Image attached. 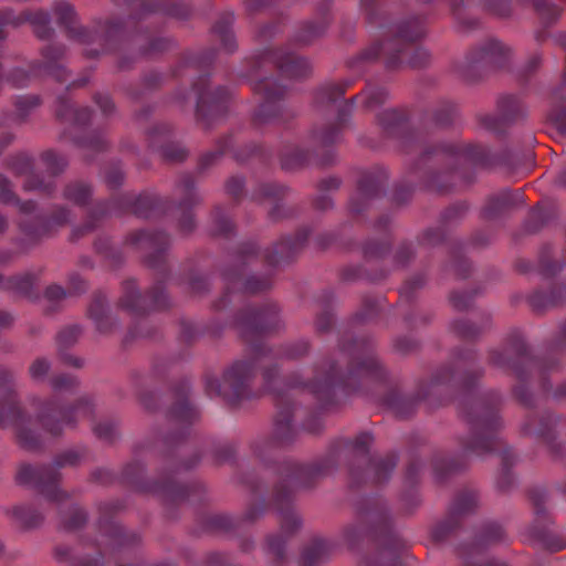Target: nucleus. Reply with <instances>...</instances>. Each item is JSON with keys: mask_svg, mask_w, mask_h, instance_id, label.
<instances>
[{"mask_svg": "<svg viewBox=\"0 0 566 566\" xmlns=\"http://www.w3.org/2000/svg\"><path fill=\"white\" fill-rule=\"evenodd\" d=\"M289 192L290 189L283 185L274 182L261 184L253 191L252 200L256 202H261L265 199L275 201V206L269 211V218L270 220L277 222L292 218L296 213L294 208H285L279 203V201L284 199Z\"/></svg>", "mask_w": 566, "mask_h": 566, "instance_id": "4c0bfd02", "label": "nucleus"}, {"mask_svg": "<svg viewBox=\"0 0 566 566\" xmlns=\"http://www.w3.org/2000/svg\"><path fill=\"white\" fill-rule=\"evenodd\" d=\"M81 335L82 328L78 325L64 327L56 335L59 357L67 366L75 368L83 367V359L66 353L67 349L77 343Z\"/></svg>", "mask_w": 566, "mask_h": 566, "instance_id": "79ce46f5", "label": "nucleus"}, {"mask_svg": "<svg viewBox=\"0 0 566 566\" xmlns=\"http://www.w3.org/2000/svg\"><path fill=\"white\" fill-rule=\"evenodd\" d=\"M497 109L500 116L493 115H478L479 124L488 130L500 134L504 128L524 116V106L522 102L513 96H502L497 101Z\"/></svg>", "mask_w": 566, "mask_h": 566, "instance_id": "f704fd0d", "label": "nucleus"}, {"mask_svg": "<svg viewBox=\"0 0 566 566\" xmlns=\"http://www.w3.org/2000/svg\"><path fill=\"white\" fill-rule=\"evenodd\" d=\"M30 417L22 408L18 394L14 389L12 371L0 368V429L13 427L18 444L27 451H39L42 449V441L38 434L25 424Z\"/></svg>", "mask_w": 566, "mask_h": 566, "instance_id": "4468645a", "label": "nucleus"}, {"mask_svg": "<svg viewBox=\"0 0 566 566\" xmlns=\"http://www.w3.org/2000/svg\"><path fill=\"white\" fill-rule=\"evenodd\" d=\"M388 181V174L381 167H373L360 172L356 193L349 200V212L357 219L369 208L371 200L378 198Z\"/></svg>", "mask_w": 566, "mask_h": 566, "instance_id": "bb28decb", "label": "nucleus"}, {"mask_svg": "<svg viewBox=\"0 0 566 566\" xmlns=\"http://www.w3.org/2000/svg\"><path fill=\"white\" fill-rule=\"evenodd\" d=\"M389 275L387 270L380 269L376 271H367L363 266L349 265L339 271V277L343 282H353L356 280H367L373 283H378L386 280Z\"/></svg>", "mask_w": 566, "mask_h": 566, "instance_id": "864d4df0", "label": "nucleus"}, {"mask_svg": "<svg viewBox=\"0 0 566 566\" xmlns=\"http://www.w3.org/2000/svg\"><path fill=\"white\" fill-rule=\"evenodd\" d=\"M233 21V13L224 12L212 27V33L220 39L223 49L228 53H233L237 50L235 38L231 30Z\"/></svg>", "mask_w": 566, "mask_h": 566, "instance_id": "603ef678", "label": "nucleus"}, {"mask_svg": "<svg viewBox=\"0 0 566 566\" xmlns=\"http://www.w3.org/2000/svg\"><path fill=\"white\" fill-rule=\"evenodd\" d=\"M38 73H40V72L31 70V63L29 64V69L15 66V67L10 69L7 73H4V69H3L2 70V84L6 82L13 88H23L29 85L32 76Z\"/></svg>", "mask_w": 566, "mask_h": 566, "instance_id": "680f3d73", "label": "nucleus"}, {"mask_svg": "<svg viewBox=\"0 0 566 566\" xmlns=\"http://www.w3.org/2000/svg\"><path fill=\"white\" fill-rule=\"evenodd\" d=\"M253 91L262 97V102L252 116V124L255 127H261L274 122L285 124L294 117L293 112L284 109L280 104L286 95V88L280 85L275 80H260L254 83Z\"/></svg>", "mask_w": 566, "mask_h": 566, "instance_id": "412c9836", "label": "nucleus"}, {"mask_svg": "<svg viewBox=\"0 0 566 566\" xmlns=\"http://www.w3.org/2000/svg\"><path fill=\"white\" fill-rule=\"evenodd\" d=\"M57 24L64 29L70 39L80 43L91 44L97 42L102 53L117 51L127 35L122 19L109 18L96 24L95 30L77 25V14L74 7L66 1H57L53 7Z\"/></svg>", "mask_w": 566, "mask_h": 566, "instance_id": "f8f14e48", "label": "nucleus"}, {"mask_svg": "<svg viewBox=\"0 0 566 566\" xmlns=\"http://www.w3.org/2000/svg\"><path fill=\"white\" fill-rule=\"evenodd\" d=\"M353 81L344 80L337 83H326L315 90L313 102L316 107H324L344 97Z\"/></svg>", "mask_w": 566, "mask_h": 566, "instance_id": "de8ad7c7", "label": "nucleus"}, {"mask_svg": "<svg viewBox=\"0 0 566 566\" xmlns=\"http://www.w3.org/2000/svg\"><path fill=\"white\" fill-rule=\"evenodd\" d=\"M319 302L322 308L315 318V331L317 334H323L329 332L335 324L334 315L329 308L332 302V293L327 292L322 295Z\"/></svg>", "mask_w": 566, "mask_h": 566, "instance_id": "e2e57ef3", "label": "nucleus"}, {"mask_svg": "<svg viewBox=\"0 0 566 566\" xmlns=\"http://www.w3.org/2000/svg\"><path fill=\"white\" fill-rule=\"evenodd\" d=\"M387 97L388 93L385 87H368L359 94L346 99L338 107L337 117L334 122L325 123L321 127H315L312 130L313 140L323 147L338 143L352 116L357 99H363L364 108L371 111L385 104Z\"/></svg>", "mask_w": 566, "mask_h": 566, "instance_id": "f3484780", "label": "nucleus"}, {"mask_svg": "<svg viewBox=\"0 0 566 566\" xmlns=\"http://www.w3.org/2000/svg\"><path fill=\"white\" fill-rule=\"evenodd\" d=\"M339 348L346 357V373L342 371L338 361L328 360L316 367L315 377L310 384L303 382L298 374H291L284 378V385L287 388H308L323 407L335 403L336 389L347 395L357 392L377 397L378 388L386 387L387 392L378 397V401L399 419L415 415L421 401L431 409L448 403L454 395L461 396L459 416L469 426L470 433L459 438V444L463 451L476 455L500 452L502 468L496 489L501 493L511 490L514 483L511 469L515 457L499 436L503 427L499 416L502 398L494 390L473 396L474 388L484 376V369L476 366L475 349L455 348L453 363L441 366L430 379L420 381L415 396L407 397L401 395L397 386H389L388 373L376 356L370 338H342Z\"/></svg>", "mask_w": 566, "mask_h": 566, "instance_id": "f257e3e1", "label": "nucleus"}, {"mask_svg": "<svg viewBox=\"0 0 566 566\" xmlns=\"http://www.w3.org/2000/svg\"><path fill=\"white\" fill-rule=\"evenodd\" d=\"M424 35L426 18L423 15L408 18L397 25L392 38L385 43H373L361 51L349 66L353 67L358 61H375L384 52L385 66L388 70L424 67L430 61V54L419 44Z\"/></svg>", "mask_w": 566, "mask_h": 566, "instance_id": "6e6552de", "label": "nucleus"}, {"mask_svg": "<svg viewBox=\"0 0 566 566\" xmlns=\"http://www.w3.org/2000/svg\"><path fill=\"white\" fill-rule=\"evenodd\" d=\"M171 207L172 202L170 200L149 192H142L138 196L130 192L113 195L107 201L95 203L84 223L73 229L71 241H77L95 231L112 211L118 214L132 213L137 218L153 219L165 216Z\"/></svg>", "mask_w": 566, "mask_h": 566, "instance_id": "9d476101", "label": "nucleus"}, {"mask_svg": "<svg viewBox=\"0 0 566 566\" xmlns=\"http://www.w3.org/2000/svg\"><path fill=\"white\" fill-rule=\"evenodd\" d=\"M357 524L349 525L344 536L350 546L370 538L375 552L365 558L366 566H400L407 543L392 530L387 510L378 500H364L357 507Z\"/></svg>", "mask_w": 566, "mask_h": 566, "instance_id": "0eeeda50", "label": "nucleus"}, {"mask_svg": "<svg viewBox=\"0 0 566 566\" xmlns=\"http://www.w3.org/2000/svg\"><path fill=\"white\" fill-rule=\"evenodd\" d=\"M490 317L483 318L481 325H475L468 319H458L451 324V331L462 340L473 342L489 327Z\"/></svg>", "mask_w": 566, "mask_h": 566, "instance_id": "6e6d98bb", "label": "nucleus"}, {"mask_svg": "<svg viewBox=\"0 0 566 566\" xmlns=\"http://www.w3.org/2000/svg\"><path fill=\"white\" fill-rule=\"evenodd\" d=\"M310 235L307 228H301L293 237H283L263 253L268 266H281L293 262L305 248Z\"/></svg>", "mask_w": 566, "mask_h": 566, "instance_id": "2f4dec72", "label": "nucleus"}, {"mask_svg": "<svg viewBox=\"0 0 566 566\" xmlns=\"http://www.w3.org/2000/svg\"><path fill=\"white\" fill-rule=\"evenodd\" d=\"M94 250L113 268H117L123 263V253L115 249L106 237H98L94 241Z\"/></svg>", "mask_w": 566, "mask_h": 566, "instance_id": "69168bd1", "label": "nucleus"}, {"mask_svg": "<svg viewBox=\"0 0 566 566\" xmlns=\"http://www.w3.org/2000/svg\"><path fill=\"white\" fill-rule=\"evenodd\" d=\"M63 198L77 207H86L93 198V187L82 180L67 182L63 188Z\"/></svg>", "mask_w": 566, "mask_h": 566, "instance_id": "8fccbe9b", "label": "nucleus"}, {"mask_svg": "<svg viewBox=\"0 0 566 566\" xmlns=\"http://www.w3.org/2000/svg\"><path fill=\"white\" fill-rule=\"evenodd\" d=\"M506 48L499 41L490 40L483 45L471 50L465 61L459 66V75L467 82H475L482 77L485 67L493 63L495 56L505 57Z\"/></svg>", "mask_w": 566, "mask_h": 566, "instance_id": "c756f323", "label": "nucleus"}, {"mask_svg": "<svg viewBox=\"0 0 566 566\" xmlns=\"http://www.w3.org/2000/svg\"><path fill=\"white\" fill-rule=\"evenodd\" d=\"M329 545L324 539H314L302 552L301 566H317L327 555Z\"/></svg>", "mask_w": 566, "mask_h": 566, "instance_id": "13d9d810", "label": "nucleus"}, {"mask_svg": "<svg viewBox=\"0 0 566 566\" xmlns=\"http://www.w3.org/2000/svg\"><path fill=\"white\" fill-rule=\"evenodd\" d=\"M6 167L15 176H27L23 184V189L27 191H36L49 197L56 191V182L54 180H45L41 175L33 171L34 159L25 153L9 156L6 159Z\"/></svg>", "mask_w": 566, "mask_h": 566, "instance_id": "7c9ffc66", "label": "nucleus"}, {"mask_svg": "<svg viewBox=\"0 0 566 566\" xmlns=\"http://www.w3.org/2000/svg\"><path fill=\"white\" fill-rule=\"evenodd\" d=\"M329 7L331 0H319L316 6V13L319 17V21H307L303 23L295 34L294 40L296 43L307 45L324 34L329 23L327 19Z\"/></svg>", "mask_w": 566, "mask_h": 566, "instance_id": "ea45409f", "label": "nucleus"}, {"mask_svg": "<svg viewBox=\"0 0 566 566\" xmlns=\"http://www.w3.org/2000/svg\"><path fill=\"white\" fill-rule=\"evenodd\" d=\"M491 165L489 150L480 144L424 147L408 168L403 180L396 185L392 201L397 206L407 203L413 195V184L439 195L449 193L473 182V168Z\"/></svg>", "mask_w": 566, "mask_h": 566, "instance_id": "20e7f679", "label": "nucleus"}, {"mask_svg": "<svg viewBox=\"0 0 566 566\" xmlns=\"http://www.w3.org/2000/svg\"><path fill=\"white\" fill-rule=\"evenodd\" d=\"M232 143H233L232 134L224 135V136L220 137L219 139H217L216 149L207 151L199 157L198 166H197L198 172H200V174L205 172L210 167H212L224 155V153L230 148Z\"/></svg>", "mask_w": 566, "mask_h": 566, "instance_id": "5fc2aeb1", "label": "nucleus"}, {"mask_svg": "<svg viewBox=\"0 0 566 566\" xmlns=\"http://www.w3.org/2000/svg\"><path fill=\"white\" fill-rule=\"evenodd\" d=\"M392 239L386 237L382 240L370 239L363 245V256L366 261L384 259L390 251Z\"/></svg>", "mask_w": 566, "mask_h": 566, "instance_id": "338daca9", "label": "nucleus"}, {"mask_svg": "<svg viewBox=\"0 0 566 566\" xmlns=\"http://www.w3.org/2000/svg\"><path fill=\"white\" fill-rule=\"evenodd\" d=\"M190 7L182 0H139L138 8L133 10L126 21L127 35L122 45L132 40V36L144 35L145 43L138 44V54L145 59H154L174 48V41L149 33L147 21L151 14H164L177 19L189 17Z\"/></svg>", "mask_w": 566, "mask_h": 566, "instance_id": "1a4fd4ad", "label": "nucleus"}, {"mask_svg": "<svg viewBox=\"0 0 566 566\" xmlns=\"http://www.w3.org/2000/svg\"><path fill=\"white\" fill-rule=\"evenodd\" d=\"M276 303L266 302L258 306H247L234 315L233 327L241 339L249 345L247 359L235 360L227 368L222 382L217 378H206V392L208 396H220L230 408H238L243 401L259 397L252 389V381L256 374V365L263 357L271 354L262 339L284 328Z\"/></svg>", "mask_w": 566, "mask_h": 566, "instance_id": "7ed1b4c3", "label": "nucleus"}, {"mask_svg": "<svg viewBox=\"0 0 566 566\" xmlns=\"http://www.w3.org/2000/svg\"><path fill=\"white\" fill-rule=\"evenodd\" d=\"M176 191L180 195L177 210L180 212L177 221V229L180 234L189 235L196 228L197 222L192 209L202 205L203 198L196 190V181L191 174H182L176 181Z\"/></svg>", "mask_w": 566, "mask_h": 566, "instance_id": "cd10ccee", "label": "nucleus"}, {"mask_svg": "<svg viewBox=\"0 0 566 566\" xmlns=\"http://www.w3.org/2000/svg\"><path fill=\"white\" fill-rule=\"evenodd\" d=\"M373 441V436L363 431L353 440L347 438L334 440L325 457L312 463L301 464L284 461L280 464L281 480L274 488L273 502L280 514L281 531L284 535L292 536L302 526L300 516L292 507L295 491L313 488L340 463L348 467L353 486H358L367 481L373 484L388 481L398 463V455L395 452H389L385 457L370 458L369 451Z\"/></svg>", "mask_w": 566, "mask_h": 566, "instance_id": "f03ea898", "label": "nucleus"}, {"mask_svg": "<svg viewBox=\"0 0 566 566\" xmlns=\"http://www.w3.org/2000/svg\"><path fill=\"white\" fill-rule=\"evenodd\" d=\"M310 163V155L298 147L286 148L281 154V167L286 171L302 169Z\"/></svg>", "mask_w": 566, "mask_h": 566, "instance_id": "bf43d9fd", "label": "nucleus"}, {"mask_svg": "<svg viewBox=\"0 0 566 566\" xmlns=\"http://www.w3.org/2000/svg\"><path fill=\"white\" fill-rule=\"evenodd\" d=\"M18 228L22 237L12 239V243L19 248V253H27L52 234L50 220L45 216L23 218L19 220Z\"/></svg>", "mask_w": 566, "mask_h": 566, "instance_id": "c9c22d12", "label": "nucleus"}, {"mask_svg": "<svg viewBox=\"0 0 566 566\" xmlns=\"http://www.w3.org/2000/svg\"><path fill=\"white\" fill-rule=\"evenodd\" d=\"M189 389V382L186 379L180 380L172 388L174 402L167 412V418L180 428L177 433L163 439L164 446L168 449L181 442L187 437L188 429L200 419V412L188 398Z\"/></svg>", "mask_w": 566, "mask_h": 566, "instance_id": "4be33fe9", "label": "nucleus"}, {"mask_svg": "<svg viewBox=\"0 0 566 566\" xmlns=\"http://www.w3.org/2000/svg\"><path fill=\"white\" fill-rule=\"evenodd\" d=\"M552 218V212L542 203H537L528 213L524 222L525 232L533 234L538 232Z\"/></svg>", "mask_w": 566, "mask_h": 566, "instance_id": "0e129e2a", "label": "nucleus"}, {"mask_svg": "<svg viewBox=\"0 0 566 566\" xmlns=\"http://www.w3.org/2000/svg\"><path fill=\"white\" fill-rule=\"evenodd\" d=\"M209 82V75L203 74L192 83V90L197 93L196 120L207 130L214 120L228 114L232 98L226 86L210 90Z\"/></svg>", "mask_w": 566, "mask_h": 566, "instance_id": "aec40b11", "label": "nucleus"}, {"mask_svg": "<svg viewBox=\"0 0 566 566\" xmlns=\"http://www.w3.org/2000/svg\"><path fill=\"white\" fill-rule=\"evenodd\" d=\"M124 244L148 252L144 256L143 262L148 269L155 271L156 282L143 295L135 280L124 281L122 283V296L118 300V307L134 316H145L151 311L168 308L170 302L165 292L164 283L170 273L167 261L170 235L163 230H134L127 233Z\"/></svg>", "mask_w": 566, "mask_h": 566, "instance_id": "423d86ee", "label": "nucleus"}, {"mask_svg": "<svg viewBox=\"0 0 566 566\" xmlns=\"http://www.w3.org/2000/svg\"><path fill=\"white\" fill-rule=\"evenodd\" d=\"M24 22H29L35 27L45 22H50V15L44 10H25L22 11L19 15H14L13 10L11 9L0 10V29L8 24L19 27Z\"/></svg>", "mask_w": 566, "mask_h": 566, "instance_id": "49530a36", "label": "nucleus"}, {"mask_svg": "<svg viewBox=\"0 0 566 566\" xmlns=\"http://www.w3.org/2000/svg\"><path fill=\"white\" fill-rule=\"evenodd\" d=\"M174 128L168 123H158L146 132L148 146L160 151L167 163H182L188 157V150L178 143L170 142Z\"/></svg>", "mask_w": 566, "mask_h": 566, "instance_id": "72a5a7b5", "label": "nucleus"}, {"mask_svg": "<svg viewBox=\"0 0 566 566\" xmlns=\"http://www.w3.org/2000/svg\"><path fill=\"white\" fill-rule=\"evenodd\" d=\"M527 496L535 513L534 523L528 528V537L541 544L544 549L551 553L565 549L566 539L548 528V524H553V522L544 506L546 493L542 489L533 488L527 491Z\"/></svg>", "mask_w": 566, "mask_h": 566, "instance_id": "b1692460", "label": "nucleus"}, {"mask_svg": "<svg viewBox=\"0 0 566 566\" xmlns=\"http://www.w3.org/2000/svg\"><path fill=\"white\" fill-rule=\"evenodd\" d=\"M522 202L523 195L520 190H503L497 195L489 197L481 210V218L483 220L497 219Z\"/></svg>", "mask_w": 566, "mask_h": 566, "instance_id": "58836bf2", "label": "nucleus"}, {"mask_svg": "<svg viewBox=\"0 0 566 566\" xmlns=\"http://www.w3.org/2000/svg\"><path fill=\"white\" fill-rule=\"evenodd\" d=\"M506 534L503 527L495 522H486L481 526L479 534L470 545H460L457 554L462 560V566H510L505 562L490 559L482 563L480 556L490 545L505 541Z\"/></svg>", "mask_w": 566, "mask_h": 566, "instance_id": "393cba45", "label": "nucleus"}, {"mask_svg": "<svg viewBox=\"0 0 566 566\" xmlns=\"http://www.w3.org/2000/svg\"><path fill=\"white\" fill-rule=\"evenodd\" d=\"M56 103L55 116L60 120H70L75 127H84L91 123L93 112L90 107L75 108L65 96H59Z\"/></svg>", "mask_w": 566, "mask_h": 566, "instance_id": "c03bdc74", "label": "nucleus"}, {"mask_svg": "<svg viewBox=\"0 0 566 566\" xmlns=\"http://www.w3.org/2000/svg\"><path fill=\"white\" fill-rule=\"evenodd\" d=\"M409 112L406 108H389L377 115V123L380 126L382 134L397 142L398 148L403 153H411L424 147L437 145H459L465 144L464 142L458 143H437L424 144L423 134L411 127L409 122Z\"/></svg>", "mask_w": 566, "mask_h": 566, "instance_id": "a211bd4d", "label": "nucleus"}, {"mask_svg": "<svg viewBox=\"0 0 566 566\" xmlns=\"http://www.w3.org/2000/svg\"><path fill=\"white\" fill-rule=\"evenodd\" d=\"M211 224L209 233L211 237L230 238L235 233V223L232 218L224 212L222 206L217 205L210 212Z\"/></svg>", "mask_w": 566, "mask_h": 566, "instance_id": "09e8293b", "label": "nucleus"}, {"mask_svg": "<svg viewBox=\"0 0 566 566\" xmlns=\"http://www.w3.org/2000/svg\"><path fill=\"white\" fill-rule=\"evenodd\" d=\"M566 298V289L553 285L548 293L534 291L527 298L532 312L536 315L544 314L548 308L558 306ZM506 348L514 354L509 358L502 352L492 349L489 352L488 361L491 366L510 370L515 376L517 384L513 387L514 399L525 408L533 407V396L528 390L531 370L536 368L539 375L541 387L544 391L552 389L548 377L562 368L560 356L566 350V322L559 332L549 340L547 356L538 359L533 356L518 331H512L506 337Z\"/></svg>", "mask_w": 566, "mask_h": 566, "instance_id": "39448f33", "label": "nucleus"}, {"mask_svg": "<svg viewBox=\"0 0 566 566\" xmlns=\"http://www.w3.org/2000/svg\"><path fill=\"white\" fill-rule=\"evenodd\" d=\"M144 472L145 467L138 461H133L123 470V482L137 492L160 496L165 505H179L189 499L192 493L203 490L200 483L191 486L177 483L170 472H166L159 480L150 482L144 479Z\"/></svg>", "mask_w": 566, "mask_h": 566, "instance_id": "dca6fc26", "label": "nucleus"}, {"mask_svg": "<svg viewBox=\"0 0 566 566\" xmlns=\"http://www.w3.org/2000/svg\"><path fill=\"white\" fill-rule=\"evenodd\" d=\"M478 504L479 494L475 490L467 488L460 490L455 494L444 520L432 527V541L440 543L455 535L461 528L463 520L476 511Z\"/></svg>", "mask_w": 566, "mask_h": 566, "instance_id": "5701e85b", "label": "nucleus"}, {"mask_svg": "<svg viewBox=\"0 0 566 566\" xmlns=\"http://www.w3.org/2000/svg\"><path fill=\"white\" fill-rule=\"evenodd\" d=\"M40 158L51 177H56L61 175L69 166V160L66 156L59 154L53 149H48L43 151Z\"/></svg>", "mask_w": 566, "mask_h": 566, "instance_id": "774afa93", "label": "nucleus"}, {"mask_svg": "<svg viewBox=\"0 0 566 566\" xmlns=\"http://www.w3.org/2000/svg\"><path fill=\"white\" fill-rule=\"evenodd\" d=\"M557 423V418L552 413H543L538 419L527 416L526 421L521 428L525 436H536L548 448L551 454L566 465V451L560 443L555 441L554 428Z\"/></svg>", "mask_w": 566, "mask_h": 566, "instance_id": "473e14b6", "label": "nucleus"}, {"mask_svg": "<svg viewBox=\"0 0 566 566\" xmlns=\"http://www.w3.org/2000/svg\"><path fill=\"white\" fill-rule=\"evenodd\" d=\"M459 116L458 106L450 101H440L423 115V124L436 128L452 126Z\"/></svg>", "mask_w": 566, "mask_h": 566, "instance_id": "37998d69", "label": "nucleus"}, {"mask_svg": "<svg viewBox=\"0 0 566 566\" xmlns=\"http://www.w3.org/2000/svg\"><path fill=\"white\" fill-rule=\"evenodd\" d=\"M94 405L88 397L78 398L72 406L62 407L55 398L42 401L36 413L42 428L52 436L62 434V426L74 427L80 419L92 418Z\"/></svg>", "mask_w": 566, "mask_h": 566, "instance_id": "6ab92c4d", "label": "nucleus"}, {"mask_svg": "<svg viewBox=\"0 0 566 566\" xmlns=\"http://www.w3.org/2000/svg\"><path fill=\"white\" fill-rule=\"evenodd\" d=\"M562 14V9L556 3H551L548 9L537 12L542 28L535 32L537 42H545L549 38V29L555 25Z\"/></svg>", "mask_w": 566, "mask_h": 566, "instance_id": "4d7b16f0", "label": "nucleus"}, {"mask_svg": "<svg viewBox=\"0 0 566 566\" xmlns=\"http://www.w3.org/2000/svg\"><path fill=\"white\" fill-rule=\"evenodd\" d=\"M268 64L287 78H305L312 73V66L305 57L283 48L268 49L253 60L255 71L265 69Z\"/></svg>", "mask_w": 566, "mask_h": 566, "instance_id": "a878e982", "label": "nucleus"}, {"mask_svg": "<svg viewBox=\"0 0 566 566\" xmlns=\"http://www.w3.org/2000/svg\"><path fill=\"white\" fill-rule=\"evenodd\" d=\"M467 467L464 455L459 458L447 459L441 452L434 454L432 459V469L437 480L444 481L450 475L460 472Z\"/></svg>", "mask_w": 566, "mask_h": 566, "instance_id": "3c124183", "label": "nucleus"}, {"mask_svg": "<svg viewBox=\"0 0 566 566\" xmlns=\"http://www.w3.org/2000/svg\"><path fill=\"white\" fill-rule=\"evenodd\" d=\"M41 104H42L41 97L35 94L14 96L12 98V105L15 108L17 120L19 123H25L29 115Z\"/></svg>", "mask_w": 566, "mask_h": 566, "instance_id": "052dcab7", "label": "nucleus"}, {"mask_svg": "<svg viewBox=\"0 0 566 566\" xmlns=\"http://www.w3.org/2000/svg\"><path fill=\"white\" fill-rule=\"evenodd\" d=\"M42 56L41 61H32V71H43L45 74L52 76L59 83H63L69 77L67 70L63 66V61L66 56V48L61 43H50L43 46L40 51Z\"/></svg>", "mask_w": 566, "mask_h": 566, "instance_id": "e433bc0d", "label": "nucleus"}, {"mask_svg": "<svg viewBox=\"0 0 566 566\" xmlns=\"http://www.w3.org/2000/svg\"><path fill=\"white\" fill-rule=\"evenodd\" d=\"M231 255L235 264L222 271L227 287L223 295L212 303L214 311H221L227 307L230 302V295L235 293V289L239 284V292L242 295H256L272 287V279L268 275H251L241 282L247 265L259 259L260 247L255 241L248 240L240 242Z\"/></svg>", "mask_w": 566, "mask_h": 566, "instance_id": "ddd939ff", "label": "nucleus"}, {"mask_svg": "<svg viewBox=\"0 0 566 566\" xmlns=\"http://www.w3.org/2000/svg\"><path fill=\"white\" fill-rule=\"evenodd\" d=\"M124 504L116 500L99 505L98 527L103 536L107 537L109 545L115 548H125L135 546L140 537L134 532H126L120 525L113 521V516L123 510Z\"/></svg>", "mask_w": 566, "mask_h": 566, "instance_id": "c85d7f7f", "label": "nucleus"}, {"mask_svg": "<svg viewBox=\"0 0 566 566\" xmlns=\"http://www.w3.org/2000/svg\"><path fill=\"white\" fill-rule=\"evenodd\" d=\"M87 313L99 333L108 334L116 326V322L107 313V300L102 292L93 294Z\"/></svg>", "mask_w": 566, "mask_h": 566, "instance_id": "a18cd8bd", "label": "nucleus"}, {"mask_svg": "<svg viewBox=\"0 0 566 566\" xmlns=\"http://www.w3.org/2000/svg\"><path fill=\"white\" fill-rule=\"evenodd\" d=\"M84 453H80L74 450H69L57 454L54 459V465H31L29 463H22L17 472L15 481L21 485H33L40 494H42L50 502H63L70 497V495L59 489V483L62 479L59 469L66 465H77Z\"/></svg>", "mask_w": 566, "mask_h": 566, "instance_id": "2eb2a0df", "label": "nucleus"}, {"mask_svg": "<svg viewBox=\"0 0 566 566\" xmlns=\"http://www.w3.org/2000/svg\"><path fill=\"white\" fill-rule=\"evenodd\" d=\"M277 375V365L269 366L262 371L264 387L272 394L276 408L272 432L269 436L255 439L251 444L253 454L263 462L272 459L276 451L292 446L297 437V432L292 424L294 405L285 390L274 386Z\"/></svg>", "mask_w": 566, "mask_h": 566, "instance_id": "9b49d317", "label": "nucleus"}, {"mask_svg": "<svg viewBox=\"0 0 566 566\" xmlns=\"http://www.w3.org/2000/svg\"><path fill=\"white\" fill-rule=\"evenodd\" d=\"M36 281L38 275L31 272L8 277L0 274V289L11 292L20 297L36 300L39 297V294L34 289Z\"/></svg>", "mask_w": 566, "mask_h": 566, "instance_id": "a19ab883", "label": "nucleus"}]
</instances>
